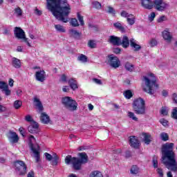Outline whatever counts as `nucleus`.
I'll return each instance as SVG.
<instances>
[{
    "instance_id": "obj_24",
    "label": "nucleus",
    "mask_w": 177,
    "mask_h": 177,
    "mask_svg": "<svg viewBox=\"0 0 177 177\" xmlns=\"http://www.w3.org/2000/svg\"><path fill=\"white\" fill-rule=\"evenodd\" d=\"M120 45L123 48H128L129 46V39L127 36H123L122 39H120Z\"/></svg>"
},
{
    "instance_id": "obj_63",
    "label": "nucleus",
    "mask_w": 177,
    "mask_h": 177,
    "mask_svg": "<svg viewBox=\"0 0 177 177\" xmlns=\"http://www.w3.org/2000/svg\"><path fill=\"white\" fill-rule=\"evenodd\" d=\"M120 52H121V48H113V53L118 55V53H120Z\"/></svg>"
},
{
    "instance_id": "obj_14",
    "label": "nucleus",
    "mask_w": 177,
    "mask_h": 177,
    "mask_svg": "<svg viewBox=\"0 0 177 177\" xmlns=\"http://www.w3.org/2000/svg\"><path fill=\"white\" fill-rule=\"evenodd\" d=\"M28 131L30 133H38L39 132V126L37 122H32L28 127Z\"/></svg>"
},
{
    "instance_id": "obj_56",
    "label": "nucleus",
    "mask_w": 177,
    "mask_h": 177,
    "mask_svg": "<svg viewBox=\"0 0 177 177\" xmlns=\"http://www.w3.org/2000/svg\"><path fill=\"white\" fill-rule=\"evenodd\" d=\"M149 45H150V46H151V48H153V46H156L157 45V40L152 39L149 41Z\"/></svg>"
},
{
    "instance_id": "obj_25",
    "label": "nucleus",
    "mask_w": 177,
    "mask_h": 177,
    "mask_svg": "<svg viewBox=\"0 0 177 177\" xmlns=\"http://www.w3.org/2000/svg\"><path fill=\"white\" fill-rule=\"evenodd\" d=\"M69 86L73 89V91H75V89H78V86L77 85V80L74 79H70L68 81Z\"/></svg>"
},
{
    "instance_id": "obj_20",
    "label": "nucleus",
    "mask_w": 177,
    "mask_h": 177,
    "mask_svg": "<svg viewBox=\"0 0 177 177\" xmlns=\"http://www.w3.org/2000/svg\"><path fill=\"white\" fill-rule=\"evenodd\" d=\"M130 46H131V48H133L135 52H138L140 50V49H142V46L136 44V41L134 39H131L130 40Z\"/></svg>"
},
{
    "instance_id": "obj_64",
    "label": "nucleus",
    "mask_w": 177,
    "mask_h": 177,
    "mask_svg": "<svg viewBox=\"0 0 177 177\" xmlns=\"http://www.w3.org/2000/svg\"><path fill=\"white\" fill-rule=\"evenodd\" d=\"M28 177H35L34 171H30L28 174Z\"/></svg>"
},
{
    "instance_id": "obj_53",
    "label": "nucleus",
    "mask_w": 177,
    "mask_h": 177,
    "mask_svg": "<svg viewBox=\"0 0 177 177\" xmlns=\"http://www.w3.org/2000/svg\"><path fill=\"white\" fill-rule=\"evenodd\" d=\"M160 122L163 125V127H168V120L162 118L160 120Z\"/></svg>"
},
{
    "instance_id": "obj_23",
    "label": "nucleus",
    "mask_w": 177,
    "mask_h": 177,
    "mask_svg": "<svg viewBox=\"0 0 177 177\" xmlns=\"http://www.w3.org/2000/svg\"><path fill=\"white\" fill-rule=\"evenodd\" d=\"M69 34L77 39H80V37L81 35H82V33L80 32L78 30L74 28L69 30Z\"/></svg>"
},
{
    "instance_id": "obj_2",
    "label": "nucleus",
    "mask_w": 177,
    "mask_h": 177,
    "mask_svg": "<svg viewBox=\"0 0 177 177\" xmlns=\"http://www.w3.org/2000/svg\"><path fill=\"white\" fill-rule=\"evenodd\" d=\"M174 146V144L172 142H167L162 146V162L167 169L176 173L177 162Z\"/></svg>"
},
{
    "instance_id": "obj_61",
    "label": "nucleus",
    "mask_w": 177,
    "mask_h": 177,
    "mask_svg": "<svg viewBox=\"0 0 177 177\" xmlns=\"http://www.w3.org/2000/svg\"><path fill=\"white\" fill-rule=\"evenodd\" d=\"M93 82H95V84H97L98 85H102V80L99 79L94 78L93 79Z\"/></svg>"
},
{
    "instance_id": "obj_62",
    "label": "nucleus",
    "mask_w": 177,
    "mask_h": 177,
    "mask_svg": "<svg viewBox=\"0 0 177 177\" xmlns=\"http://www.w3.org/2000/svg\"><path fill=\"white\" fill-rule=\"evenodd\" d=\"M165 16H162L159 19H158V23H162V21H165Z\"/></svg>"
},
{
    "instance_id": "obj_17",
    "label": "nucleus",
    "mask_w": 177,
    "mask_h": 177,
    "mask_svg": "<svg viewBox=\"0 0 177 177\" xmlns=\"http://www.w3.org/2000/svg\"><path fill=\"white\" fill-rule=\"evenodd\" d=\"M35 77L37 81L44 82V81H45V71H39L36 72Z\"/></svg>"
},
{
    "instance_id": "obj_42",
    "label": "nucleus",
    "mask_w": 177,
    "mask_h": 177,
    "mask_svg": "<svg viewBox=\"0 0 177 177\" xmlns=\"http://www.w3.org/2000/svg\"><path fill=\"white\" fill-rule=\"evenodd\" d=\"M88 46H89V48L91 49L96 48V42L95 40H89L88 42Z\"/></svg>"
},
{
    "instance_id": "obj_30",
    "label": "nucleus",
    "mask_w": 177,
    "mask_h": 177,
    "mask_svg": "<svg viewBox=\"0 0 177 177\" xmlns=\"http://www.w3.org/2000/svg\"><path fill=\"white\" fill-rule=\"evenodd\" d=\"M142 135L144 136L143 142L145 143V145H150L151 142V136L147 133H143Z\"/></svg>"
},
{
    "instance_id": "obj_8",
    "label": "nucleus",
    "mask_w": 177,
    "mask_h": 177,
    "mask_svg": "<svg viewBox=\"0 0 177 177\" xmlns=\"http://www.w3.org/2000/svg\"><path fill=\"white\" fill-rule=\"evenodd\" d=\"M14 165L15 172L17 174V175L23 176V175L27 174V165H26L24 162L21 160H17L14 162Z\"/></svg>"
},
{
    "instance_id": "obj_13",
    "label": "nucleus",
    "mask_w": 177,
    "mask_h": 177,
    "mask_svg": "<svg viewBox=\"0 0 177 177\" xmlns=\"http://www.w3.org/2000/svg\"><path fill=\"white\" fill-rule=\"evenodd\" d=\"M7 138L10 143L15 144L19 142V136L15 131H10L7 133Z\"/></svg>"
},
{
    "instance_id": "obj_44",
    "label": "nucleus",
    "mask_w": 177,
    "mask_h": 177,
    "mask_svg": "<svg viewBox=\"0 0 177 177\" xmlns=\"http://www.w3.org/2000/svg\"><path fill=\"white\" fill-rule=\"evenodd\" d=\"M6 88H9L8 84H6L5 82H0V89L3 91L4 89H6Z\"/></svg>"
},
{
    "instance_id": "obj_57",
    "label": "nucleus",
    "mask_w": 177,
    "mask_h": 177,
    "mask_svg": "<svg viewBox=\"0 0 177 177\" xmlns=\"http://www.w3.org/2000/svg\"><path fill=\"white\" fill-rule=\"evenodd\" d=\"M171 99H172L174 103L177 104V94H176V93H174L172 94Z\"/></svg>"
},
{
    "instance_id": "obj_11",
    "label": "nucleus",
    "mask_w": 177,
    "mask_h": 177,
    "mask_svg": "<svg viewBox=\"0 0 177 177\" xmlns=\"http://www.w3.org/2000/svg\"><path fill=\"white\" fill-rule=\"evenodd\" d=\"M108 63L111 67H113V68H118V67H120L121 62H120V59H118V57L111 55L108 56Z\"/></svg>"
},
{
    "instance_id": "obj_35",
    "label": "nucleus",
    "mask_w": 177,
    "mask_h": 177,
    "mask_svg": "<svg viewBox=\"0 0 177 177\" xmlns=\"http://www.w3.org/2000/svg\"><path fill=\"white\" fill-rule=\"evenodd\" d=\"M70 24L72 26V27H78L80 26V24H78V20H77L75 18L71 19Z\"/></svg>"
},
{
    "instance_id": "obj_1",
    "label": "nucleus",
    "mask_w": 177,
    "mask_h": 177,
    "mask_svg": "<svg viewBox=\"0 0 177 177\" xmlns=\"http://www.w3.org/2000/svg\"><path fill=\"white\" fill-rule=\"evenodd\" d=\"M46 8L53 15L62 23H68V15L71 13V6L67 0H46Z\"/></svg>"
},
{
    "instance_id": "obj_4",
    "label": "nucleus",
    "mask_w": 177,
    "mask_h": 177,
    "mask_svg": "<svg viewBox=\"0 0 177 177\" xmlns=\"http://www.w3.org/2000/svg\"><path fill=\"white\" fill-rule=\"evenodd\" d=\"M142 81L145 86H143L144 92L149 95H154L158 89V84H157V79L154 74L149 73L147 76H143Z\"/></svg>"
},
{
    "instance_id": "obj_54",
    "label": "nucleus",
    "mask_w": 177,
    "mask_h": 177,
    "mask_svg": "<svg viewBox=\"0 0 177 177\" xmlns=\"http://www.w3.org/2000/svg\"><path fill=\"white\" fill-rule=\"evenodd\" d=\"M88 27L89 28H92L93 31H94L95 32H97V31H99V28H97V26L95 25L88 24Z\"/></svg>"
},
{
    "instance_id": "obj_32",
    "label": "nucleus",
    "mask_w": 177,
    "mask_h": 177,
    "mask_svg": "<svg viewBox=\"0 0 177 177\" xmlns=\"http://www.w3.org/2000/svg\"><path fill=\"white\" fill-rule=\"evenodd\" d=\"M130 173L132 175H136L139 174V167L137 165H133L130 169Z\"/></svg>"
},
{
    "instance_id": "obj_60",
    "label": "nucleus",
    "mask_w": 177,
    "mask_h": 177,
    "mask_svg": "<svg viewBox=\"0 0 177 177\" xmlns=\"http://www.w3.org/2000/svg\"><path fill=\"white\" fill-rule=\"evenodd\" d=\"M61 81H62V82H67V76L64 74L62 75Z\"/></svg>"
},
{
    "instance_id": "obj_21",
    "label": "nucleus",
    "mask_w": 177,
    "mask_h": 177,
    "mask_svg": "<svg viewBox=\"0 0 177 177\" xmlns=\"http://www.w3.org/2000/svg\"><path fill=\"white\" fill-rule=\"evenodd\" d=\"M41 116L40 120L43 124H49V122L50 121V118H49V115L46 114V113L41 112Z\"/></svg>"
},
{
    "instance_id": "obj_29",
    "label": "nucleus",
    "mask_w": 177,
    "mask_h": 177,
    "mask_svg": "<svg viewBox=\"0 0 177 177\" xmlns=\"http://www.w3.org/2000/svg\"><path fill=\"white\" fill-rule=\"evenodd\" d=\"M124 68L127 70V71H129L130 73H132L133 71L135 66L133 64L129 63V62H126L124 64Z\"/></svg>"
},
{
    "instance_id": "obj_3",
    "label": "nucleus",
    "mask_w": 177,
    "mask_h": 177,
    "mask_svg": "<svg viewBox=\"0 0 177 177\" xmlns=\"http://www.w3.org/2000/svg\"><path fill=\"white\" fill-rule=\"evenodd\" d=\"M78 156L80 158L72 157L70 155H68L65 158V163L66 165H70V164H72L73 169H75L76 171H80V169H81L82 164H86V162H88V155L86 153H79Z\"/></svg>"
},
{
    "instance_id": "obj_59",
    "label": "nucleus",
    "mask_w": 177,
    "mask_h": 177,
    "mask_svg": "<svg viewBox=\"0 0 177 177\" xmlns=\"http://www.w3.org/2000/svg\"><path fill=\"white\" fill-rule=\"evenodd\" d=\"M156 171H157L159 176H160V177L164 176V173H162V169L158 168Z\"/></svg>"
},
{
    "instance_id": "obj_16",
    "label": "nucleus",
    "mask_w": 177,
    "mask_h": 177,
    "mask_svg": "<svg viewBox=\"0 0 177 177\" xmlns=\"http://www.w3.org/2000/svg\"><path fill=\"white\" fill-rule=\"evenodd\" d=\"M109 42L113 45H116L117 46H120V45H121V38L118 37H115L114 35L110 36Z\"/></svg>"
},
{
    "instance_id": "obj_19",
    "label": "nucleus",
    "mask_w": 177,
    "mask_h": 177,
    "mask_svg": "<svg viewBox=\"0 0 177 177\" xmlns=\"http://www.w3.org/2000/svg\"><path fill=\"white\" fill-rule=\"evenodd\" d=\"M35 106L38 109V113H42L44 111V106H42V102L37 97H35L34 100Z\"/></svg>"
},
{
    "instance_id": "obj_28",
    "label": "nucleus",
    "mask_w": 177,
    "mask_h": 177,
    "mask_svg": "<svg viewBox=\"0 0 177 177\" xmlns=\"http://www.w3.org/2000/svg\"><path fill=\"white\" fill-rule=\"evenodd\" d=\"M113 26L115 27V28H117L118 30H119V31H121V32H125L126 31L125 28L122 26V24L120 22L114 23Z\"/></svg>"
},
{
    "instance_id": "obj_45",
    "label": "nucleus",
    "mask_w": 177,
    "mask_h": 177,
    "mask_svg": "<svg viewBox=\"0 0 177 177\" xmlns=\"http://www.w3.org/2000/svg\"><path fill=\"white\" fill-rule=\"evenodd\" d=\"M25 120L26 121H27V122H30V124L32 122H35V121H34V119H32V118L31 117V115H27L26 117H25Z\"/></svg>"
},
{
    "instance_id": "obj_41",
    "label": "nucleus",
    "mask_w": 177,
    "mask_h": 177,
    "mask_svg": "<svg viewBox=\"0 0 177 177\" xmlns=\"http://www.w3.org/2000/svg\"><path fill=\"white\" fill-rule=\"evenodd\" d=\"M128 117L133 120V121H138V118H136V115L133 112L129 111Z\"/></svg>"
},
{
    "instance_id": "obj_55",
    "label": "nucleus",
    "mask_w": 177,
    "mask_h": 177,
    "mask_svg": "<svg viewBox=\"0 0 177 177\" xmlns=\"http://www.w3.org/2000/svg\"><path fill=\"white\" fill-rule=\"evenodd\" d=\"M15 12L17 14V16H21L22 15V12H21V9H20V8H17L15 9Z\"/></svg>"
},
{
    "instance_id": "obj_48",
    "label": "nucleus",
    "mask_w": 177,
    "mask_h": 177,
    "mask_svg": "<svg viewBox=\"0 0 177 177\" xmlns=\"http://www.w3.org/2000/svg\"><path fill=\"white\" fill-rule=\"evenodd\" d=\"M152 162L154 168H158V161L157 160V158L156 156L153 157Z\"/></svg>"
},
{
    "instance_id": "obj_10",
    "label": "nucleus",
    "mask_w": 177,
    "mask_h": 177,
    "mask_svg": "<svg viewBox=\"0 0 177 177\" xmlns=\"http://www.w3.org/2000/svg\"><path fill=\"white\" fill-rule=\"evenodd\" d=\"M153 7L156 9V10H158L159 12H162L168 8V4L167 3L164 2L163 0H153Z\"/></svg>"
},
{
    "instance_id": "obj_27",
    "label": "nucleus",
    "mask_w": 177,
    "mask_h": 177,
    "mask_svg": "<svg viewBox=\"0 0 177 177\" xmlns=\"http://www.w3.org/2000/svg\"><path fill=\"white\" fill-rule=\"evenodd\" d=\"M127 21L129 26H133L136 21L135 16L131 14L129 17H127Z\"/></svg>"
},
{
    "instance_id": "obj_50",
    "label": "nucleus",
    "mask_w": 177,
    "mask_h": 177,
    "mask_svg": "<svg viewBox=\"0 0 177 177\" xmlns=\"http://www.w3.org/2000/svg\"><path fill=\"white\" fill-rule=\"evenodd\" d=\"M160 114L162 115H168V111L167 110V107H162L160 109Z\"/></svg>"
},
{
    "instance_id": "obj_7",
    "label": "nucleus",
    "mask_w": 177,
    "mask_h": 177,
    "mask_svg": "<svg viewBox=\"0 0 177 177\" xmlns=\"http://www.w3.org/2000/svg\"><path fill=\"white\" fill-rule=\"evenodd\" d=\"M35 138L33 136H29V146L34 154L36 162H39V160H41V155L39 153V145L34 146V142H35Z\"/></svg>"
},
{
    "instance_id": "obj_36",
    "label": "nucleus",
    "mask_w": 177,
    "mask_h": 177,
    "mask_svg": "<svg viewBox=\"0 0 177 177\" xmlns=\"http://www.w3.org/2000/svg\"><path fill=\"white\" fill-rule=\"evenodd\" d=\"M55 28L59 32H66V30L64 29V28H63V26L60 24L55 25Z\"/></svg>"
},
{
    "instance_id": "obj_33",
    "label": "nucleus",
    "mask_w": 177,
    "mask_h": 177,
    "mask_svg": "<svg viewBox=\"0 0 177 177\" xmlns=\"http://www.w3.org/2000/svg\"><path fill=\"white\" fill-rule=\"evenodd\" d=\"M89 177H103L102 172L99 171H93L89 175Z\"/></svg>"
},
{
    "instance_id": "obj_34",
    "label": "nucleus",
    "mask_w": 177,
    "mask_h": 177,
    "mask_svg": "<svg viewBox=\"0 0 177 177\" xmlns=\"http://www.w3.org/2000/svg\"><path fill=\"white\" fill-rule=\"evenodd\" d=\"M23 104V102L19 100L14 102L13 106L16 110H19L20 107H21V105Z\"/></svg>"
},
{
    "instance_id": "obj_31",
    "label": "nucleus",
    "mask_w": 177,
    "mask_h": 177,
    "mask_svg": "<svg viewBox=\"0 0 177 177\" xmlns=\"http://www.w3.org/2000/svg\"><path fill=\"white\" fill-rule=\"evenodd\" d=\"M78 62H81V63H86L88 62V57L86 55L81 54L77 57Z\"/></svg>"
},
{
    "instance_id": "obj_9",
    "label": "nucleus",
    "mask_w": 177,
    "mask_h": 177,
    "mask_svg": "<svg viewBox=\"0 0 177 177\" xmlns=\"http://www.w3.org/2000/svg\"><path fill=\"white\" fill-rule=\"evenodd\" d=\"M14 34L17 39H21L22 41H24V42H26L28 46L31 47V44H30V42L28 41V39L26 37V32L23 29H21V28L15 27L14 30Z\"/></svg>"
},
{
    "instance_id": "obj_37",
    "label": "nucleus",
    "mask_w": 177,
    "mask_h": 177,
    "mask_svg": "<svg viewBox=\"0 0 177 177\" xmlns=\"http://www.w3.org/2000/svg\"><path fill=\"white\" fill-rule=\"evenodd\" d=\"M160 139L163 140V142H167L169 139L168 134L165 132H162L160 133Z\"/></svg>"
},
{
    "instance_id": "obj_22",
    "label": "nucleus",
    "mask_w": 177,
    "mask_h": 177,
    "mask_svg": "<svg viewBox=\"0 0 177 177\" xmlns=\"http://www.w3.org/2000/svg\"><path fill=\"white\" fill-rule=\"evenodd\" d=\"M12 66L15 67V68H20V67H21V61L16 57H12Z\"/></svg>"
},
{
    "instance_id": "obj_51",
    "label": "nucleus",
    "mask_w": 177,
    "mask_h": 177,
    "mask_svg": "<svg viewBox=\"0 0 177 177\" xmlns=\"http://www.w3.org/2000/svg\"><path fill=\"white\" fill-rule=\"evenodd\" d=\"M156 18V12H152L148 17L149 21H153L154 19Z\"/></svg>"
},
{
    "instance_id": "obj_58",
    "label": "nucleus",
    "mask_w": 177,
    "mask_h": 177,
    "mask_svg": "<svg viewBox=\"0 0 177 177\" xmlns=\"http://www.w3.org/2000/svg\"><path fill=\"white\" fill-rule=\"evenodd\" d=\"M19 132L21 135L24 138L26 136V130H24V128L20 127L19 128Z\"/></svg>"
},
{
    "instance_id": "obj_12",
    "label": "nucleus",
    "mask_w": 177,
    "mask_h": 177,
    "mask_svg": "<svg viewBox=\"0 0 177 177\" xmlns=\"http://www.w3.org/2000/svg\"><path fill=\"white\" fill-rule=\"evenodd\" d=\"M44 156L46 157V160H47V161H51V164L52 165H57V164H59V156H57V154L54 153L53 156L50 155V153L46 152L44 153Z\"/></svg>"
},
{
    "instance_id": "obj_15",
    "label": "nucleus",
    "mask_w": 177,
    "mask_h": 177,
    "mask_svg": "<svg viewBox=\"0 0 177 177\" xmlns=\"http://www.w3.org/2000/svg\"><path fill=\"white\" fill-rule=\"evenodd\" d=\"M129 145L131 147H133V149H139V140H138V138L135 136H130Z\"/></svg>"
},
{
    "instance_id": "obj_39",
    "label": "nucleus",
    "mask_w": 177,
    "mask_h": 177,
    "mask_svg": "<svg viewBox=\"0 0 177 177\" xmlns=\"http://www.w3.org/2000/svg\"><path fill=\"white\" fill-rule=\"evenodd\" d=\"M105 11L106 12V13H109L110 15H115V10L111 6H107Z\"/></svg>"
},
{
    "instance_id": "obj_46",
    "label": "nucleus",
    "mask_w": 177,
    "mask_h": 177,
    "mask_svg": "<svg viewBox=\"0 0 177 177\" xmlns=\"http://www.w3.org/2000/svg\"><path fill=\"white\" fill-rule=\"evenodd\" d=\"M171 117L172 118H174V120H177V107L173 109L171 113Z\"/></svg>"
},
{
    "instance_id": "obj_49",
    "label": "nucleus",
    "mask_w": 177,
    "mask_h": 177,
    "mask_svg": "<svg viewBox=\"0 0 177 177\" xmlns=\"http://www.w3.org/2000/svg\"><path fill=\"white\" fill-rule=\"evenodd\" d=\"M3 92H4L6 96H10V95H12V91L9 90V87H7L3 90Z\"/></svg>"
},
{
    "instance_id": "obj_40",
    "label": "nucleus",
    "mask_w": 177,
    "mask_h": 177,
    "mask_svg": "<svg viewBox=\"0 0 177 177\" xmlns=\"http://www.w3.org/2000/svg\"><path fill=\"white\" fill-rule=\"evenodd\" d=\"M93 8L95 9H102V3H99L97 1H95L92 2Z\"/></svg>"
},
{
    "instance_id": "obj_26",
    "label": "nucleus",
    "mask_w": 177,
    "mask_h": 177,
    "mask_svg": "<svg viewBox=\"0 0 177 177\" xmlns=\"http://www.w3.org/2000/svg\"><path fill=\"white\" fill-rule=\"evenodd\" d=\"M162 37L167 42H171L172 39V35H171V33L167 30L162 32Z\"/></svg>"
},
{
    "instance_id": "obj_6",
    "label": "nucleus",
    "mask_w": 177,
    "mask_h": 177,
    "mask_svg": "<svg viewBox=\"0 0 177 177\" xmlns=\"http://www.w3.org/2000/svg\"><path fill=\"white\" fill-rule=\"evenodd\" d=\"M62 103L68 111H75L78 107V103L76 100L71 99V97H64L62 99Z\"/></svg>"
},
{
    "instance_id": "obj_38",
    "label": "nucleus",
    "mask_w": 177,
    "mask_h": 177,
    "mask_svg": "<svg viewBox=\"0 0 177 177\" xmlns=\"http://www.w3.org/2000/svg\"><path fill=\"white\" fill-rule=\"evenodd\" d=\"M124 95L126 99H131L133 95L132 94V91L131 90H127L124 92Z\"/></svg>"
},
{
    "instance_id": "obj_52",
    "label": "nucleus",
    "mask_w": 177,
    "mask_h": 177,
    "mask_svg": "<svg viewBox=\"0 0 177 177\" xmlns=\"http://www.w3.org/2000/svg\"><path fill=\"white\" fill-rule=\"evenodd\" d=\"M6 111H8V108L2 104H0V114L2 113H6Z\"/></svg>"
},
{
    "instance_id": "obj_18",
    "label": "nucleus",
    "mask_w": 177,
    "mask_h": 177,
    "mask_svg": "<svg viewBox=\"0 0 177 177\" xmlns=\"http://www.w3.org/2000/svg\"><path fill=\"white\" fill-rule=\"evenodd\" d=\"M141 5L145 9H153V3L151 0H142Z\"/></svg>"
},
{
    "instance_id": "obj_43",
    "label": "nucleus",
    "mask_w": 177,
    "mask_h": 177,
    "mask_svg": "<svg viewBox=\"0 0 177 177\" xmlns=\"http://www.w3.org/2000/svg\"><path fill=\"white\" fill-rule=\"evenodd\" d=\"M77 19L80 23V26L85 25V22L84 21V17H82L80 12H77Z\"/></svg>"
},
{
    "instance_id": "obj_5",
    "label": "nucleus",
    "mask_w": 177,
    "mask_h": 177,
    "mask_svg": "<svg viewBox=\"0 0 177 177\" xmlns=\"http://www.w3.org/2000/svg\"><path fill=\"white\" fill-rule=\"evenodd\" d=\"M133 110L138 115L146 114V103L142 97L134 100L133 103Z\"/></svg>"
},
{
    "instance_id": "obj_47",
    "label": "nucleus",
    "mask_w": 177,
    "mask_h": 177,
    "mask_svg": "<svg viewBox=\"0 0 177 177\" xmlns=\"http://www.w3.org/2000/svg\"><path fill=\"white\" fill-rule=\"evenodd\" d=\"M120 16L122 17H126L127 19V17H129V16H131V14L128 13L127 11L125 10H122L120 12Z\"/></svg>"
}]
</instances>
